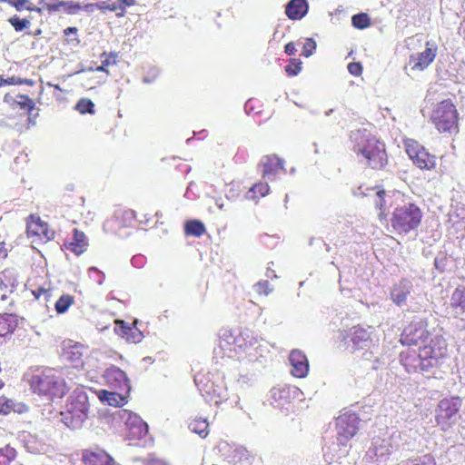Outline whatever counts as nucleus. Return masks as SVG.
Returning a JSON list of instances; mask_svg holds the SVG:
<instances>
[{
	"label": "nucleus",
	"instance_id": "1",
	"mask_svg": "<svg viewBox=\"0 0 465 465\" xmlns=\"http://www.w3.org/2000/svg\"><path fill=\"white\" fill-rule=\"evenodd\" d=\"M352 151L372 169H381L387 163V153L383 143L366 130H357L351 134Z\"/></svg>",
	"mask_w": 465,
	"mask_h": 465
},
{
	"label": "nucleus",
	"instance_id": "2",
	"mask_svg": "<svg viewBox=\"0 0 465 465\" xmlns=\"http://www.w3.org/2000/svg\"><path fill=\"white\" fill-rule=\"evenodd\" d=\"M89 407L88 396L84 388H75L61 411L62 421L73 430L81 428L88 417Z\"/></svg>",
	"mask_w": 465,
	"mask_h": 465
},
{
	"label": "nucleus",
	"instance_id": "3",
	"mask_svg": "<svg viewBox=\"0 0 465 465\" xmlns=\"http://www.w3.org/2000/svg\"><path fill=\"white\" fill-rule=\"evenodd\" d=\"M30 386L34 392L50 399L63 398L69 391L64 379L53 370H46L34 375Z\"/></svg>",
	"mask_w": 465,
	"mask_h": 465
},
{
	"label": "nucleus",
	"instance_id": "4",
	"mask_svg": "<svg viewBox=\"0 0 465 465\" xmlns=\"http://www.w3.org/2000/svg\"><path fill=\"white\" fill-rule=\"evenodd\" d=\"M421 358V371H430L439 368L448 354L446 340L440 336L431 338L428 344L419 348Z\"/></svg>",
	"mask_w": 465,
	"mask_h": 465
},
{
	"label": "nucleus",
	"instance_id": "5",
	"mask_svg": "<svg viewBox=\"0 0 465 465\" xmlns=\"http://www.w3.org/2000/svg\"><path fill=\"white\" fill-rule=\"evenodd\" d=\"M421 211L413 203L397 207L391 219V226L400 233L416 229L421 221Z\"/></svg>",
	"mask_w": 465,
	"mask_h": 465
},
{
	"label": "nucleus",
	"instance_id": "6",
	"mask_svg": "<svg viewBox=\"0 0 465 465\" xmlns=\"http://www.w3.org/2000/svg\"><path fill=\"white\" fill-rule=\"evenodd\" d=\"M430 119L440 133L452 134L458 130V112L450 100L439 103L432 111Z\"/></svg>",
	"mask_w": 465,
	"mask_h": 465
},
{
	"label": "nucleus",
	"instance_id": "7",
	"mask_svg": "<svg viewBox=\"0 0 465 465\" xmlns=\"http://www.w3.org/2000/svg\"><path fill=\"white\" fill-rule=\"evenodd\" d=\"M461 404L462 399L460 396L443 398L439 401L435 420L441 430L447 431L452 427V419L458 414Z\"/></svg>",
	"mask_w": 465,
	"mask_h": 465
},
{
	"label": "nucleus",
	"instance_id": "8",
	"mask_svg": "<svg viewBox=\"0 0 465 465\" xmlns=\"http://www.w3.org/2000/svg\"><path fill=\"white\" fill-rule=\"evenodd\" d=\"M430 332L425 318H414L403 330L400 341L403 345L413 346L428 341Z\"/></svg>",
	"mask_w": 465,
	"mask_h": 465
},
{
	"label": "nucleus",
	"instance_id": "9",
	"mask_svg": "<svg viewBox=\"0 0 465 465\" xmlns=\"http://www.w3.org/2000/svg\"><path fill=\"white\" fill-rule=\"evenodd\" d=\"M426 48L420 53L411 54L409 60V66L412 71H423L435 59L438 46L434 42H426Z\"/></svg>",
	"mask_w": 465,
	"mask_h": 465
},
{
	"label": "nucleus",
	"instance_id": "10",
	"mask_svg": "<svg viewBox=\"0 0 465 465\" xmlns=\"http://www.w3.org/2000/svg\"><path fill=\"white\" fill-rule=\"evenodd\" d=\"M84 465H115L114 459L104 449L94 446L84 449L81 453Z\"/></svg>",
	"mask_w": 465,
	"mask_h": 465
},
{
	"label": "nucleus",
	"instance_id": "11",
	"mask_svg": "<svg viewBox=\"0 0 465 465\" xmlns=\"http://www.w3.org/2000/svg\"><path fill=\"white\" fill-rule=\"evenodd\" d=\"M87 348L80 342L66 341L63 343L62 356L75 368L84 366V356Z\"/></svg>",
	"mask_w": 465,
	"mask_h": 465
},
{
	"label": "nucleus",
	"instance_id": "12",
	"mask_svg": "<svg viewBox=\"0 0 465 465\" xmlns=\"http://www.w3.org/2000/svg\"><path fill=\"white\" fill-rule=\"evenodd\" d=\"M104 377L109 387L114 390H120L122 392L129 394L131 389L130 381L126 373L120 368L111 366L106 369Z\"/></svg>",
	"mask_w": 465,
	"mask_h": 465
},
{
	"label": "nucleus",
	"instance_id": "13",
	"mask_svg": "<svg viewBox=\"0 0 465 465\" xmlns=\"http://www.w3.org/2000/svg\"><path fill=\"white\" fill-rule=\"evenodd\" d=\"M243 340L240 335L234 336L231 331L224 330L219 336V349L223 356L232 358L238 352V350L243 347Z\"/></svg>",
	"mask_w": 465,
	"mask_h": 465
},
{
	"label": "nucleus",
	"instance_id": "14",
	"mask_svg": "<svg viewBox=\"0 0 465 465\" xmlns=\"http://www.w3.org/2000/svg\"><path fill=\"white\" fill-rule=\"evenodd\" d=\"M406 152L419 168L430 170L435 167L436 157L419 144H408Z\"/></svg>",
	"mask_w": 465,
	"mask_h": 465
},
{
	"label": "nucleus",
	"instance_id": "15",
	"mask_svg": "<svg viewBox=\"0 0 465 465\" xmlns=\"http://www.w3.org/2000/svg\"><path fill=\"white\" fill-rule=\"evenodd\" d=\"M125 437L130 440H140L148 432V425L136 414L128 413L125 420Z\"/></svg>",
	"mask_w": 465,
	"mask_h": 465
},
{
	"label": "nucleus",
	"instance_id": "16",
	"mask_svg": "<svg viewBox=\"0 0 465 465\" xmlns=\"http://www.w3.org/2000/svg\"><path fill=\"white\" fill-rule=\"evenodd\" d=\"M137 321L129 324L123 320L114 321V332L127 342L137 343L143 338V332L136 327Z\"/></svg>",
	"mask_w": 465,
	"mask_h": 465
},
{
	"label": "nucleus",
	"instance_id": "17",
	"mask_svg": "<svg viewBox=\"0 0 465 465\" xmlns=\"http://www.w3.org/2000/svg\"><path fill=\"white\" fill-rule=\"evenodd\" d=\"M292 366L291 373L296 378H305L309 373V361L300 350H292L289 355Z\"/></svg>",
	"mask_w": 465,
	"mask_h": 465
},
{
	"label": "nucleus",
	"instance_id": "18",
	"mask_svg": "<svg viewBox=\"0 0 465 465\" xmlns=\"http://www.w3.org/2000/svg\"><path fill=\"white\" fill-rule=\"evenodd\" d=\"M400 361L409 373L421 371V358L420 351L416 353L414 350L408 349L400 354Z\"/></svg>",
	"mask_w": 465,
	"mask_h": 465
},
{
	"label": "nucleus",
	"instance_id": "19",
	"mask_svg": "<svg viewBox=\"0 0 465 465\" xmlns=\"http://www.w3.org/2000/svg\"><path fill=\"white\" fill-rule=\"evenodd\" d=\"M283 160L278 158L276 155H266L261 160V166L262 167V176L272 180L279 170L283 169Z\"/></svg>",
	"mask_w": 465,
	"mask_h": 465
},
{
	"label": "nucleus",
	"instance_id": "20",
	"mask_svg": "<svg viewBox=\"0 0 465 465\" xmlns=\"http://www.w3.org/2000/svg\"><path fill=\"white\" fill-rule=\"evenodd\" d=\"M98 399L110 406H123L126 403L129 394L117 391H109L106 390L95 391Z\"/></svg>",
	"mask_w": 465,
	"mask_h": 465
},
{
	"label": "nucleus",
	"instance_id": "21",
	"mask_svg": "<svg viewBox=\"0 0 465 465\" xmlns=\"http://www.w3.org/2000/svg\"><path fill=\"white\" fill-rule=\"evenodd\" d=\"M18 326V318L13 313H0V338L12 335Z\"/></svg>",
	"mask_w": 465,
	"mask_h": 465
},
{
	"label": "nucleus",
	"instance_id": "22",
	"mask_svg": "<svg viewBox=\"0 0 465 465\" xmlns=\"http://www.w3.org/2000/svg\"><path fill=\"white\" fill-rule=\"evenodd\" d=\"M308 12V4L306 0H291L287 5L285 13L290 19L297 20L302 18Z\"/></svg>",
	"mask_w": 465,
	"mask_h": 465
},
{
	"label": "nucleus",
	"instance_id": "23",
	"mask_svg": "<svg viewBox=\"0 0 465 465\" xmlns=\"http://www.w3.org/2000/svg\"><path fill=\"white\" fill-rule=\"evenodd\" d=\"M87 241L85 234L77 229H74L72 239L65 243L66 249L79 255L85 251Z\"/></svg>",
	"mask_w": 465,
	"mask_h": 465
},
{
	"label": "nucleus",
	"instance_id": "24",
	"mask_svg": "<svg viewBox=\"0 0 465 465\" xmlns=\"http://www.w3.org/2000/svg\"><path fill=\"white\" fill-rule=\"evenodd\" d=\"M30 221L27 222L26 232L30 235H44L47 240H50L54 232L51 235L48 234L47 224L43 223L39 217L30 215Z\"/></svg>",
	"mask_w": 465,
	"mask_h": 465
},
{
	"label": "nucleus",
	"instance_id": "25",
	"mask_svg": "<svg viewBox=\"0 0 465 465\" xmlns=\"http://www.w3.org/2000/svg\"><path fill=\"white\" fill-rule=\"evenodd\" d=\"M45 7L51 12L59 11L62 7L68 15H75L82 10V5L79 3L72 1H58L56 3H45Z\"/></svg>",
	"mask_w": 465,
	"mask_h": 465
},
{
	"label": "nucleus",
	"instance_id": "26",
	"mask_svg": "<svg viewBox=\"0 0 465 465\" xmlns=\"http://www.w3.org/2000/svg\"><path fill=\"white\" fill-rule=\"evenodd\" d=\"M358 426L355 419L351 421L341 419L339 421V437L341 440H348L356 435Z\"/></svg>",
	"mask_w": 465,
	"mask_h": 465
},
{
	"label": "nucleus",
	"instance_id": "27",
	"mask_svg": "<svg viewBox=\"0 0 465 465\" xmlns=\"http://www.w3.org/2000/svg\"><path fill=\"white\" fill-rule=\"evenodd\" d=\"M17 276L13 270H4L0 272V289L7 290L16 288L17 286Z\"/></svg>",
	"mask_w": 465,
	"mask_h": 465
},
{
	"label": "nucleus",
	"instance_id": "28",
	"mask_svg": "<svg viewBox=\"0 0 465 465\" xmlns=\"http://www.w3.org/2000/svg\"><path fill=\"white\" fill-rule=\"evenodd\" d=\"M26 409L24 404H15L12 400L5 396L0 397V414H9L12 411L22 412Z\"/></svg>",
	"mask_w": 465,
	"mask_h": 465
},
{
	"label": "nucleus",
	"instance_id": "29",
	"mask_svg": "<svg viewBox=\"0 0 465 465\" xmlns=\"http://www.w3.org/2000/svg\"><path fill=\"white\" fill-rule=\"evenodd\" d=\"M5 101L7 103L13 102L17 104L21 109L27 110L30 113L35 108V102L25 94H19L17 99H13L10 95L5 96Z\"/></svg>",
	"mask_w": 465,
	"mask_h": 465
},
{
	"label": "nucleus",
	"instance_id": "30",
	"mask_svg": "<svg viewBox=\"0 0 465 465\" xmlns=\"http://www.w3.org/2000/svg\"><path fill=\"white\" fill-rule=\"evenodd\" d=\"M208 426L207 420L203 418H195L189 423V429L203 438L206 437L208 434Z\"/></svg>",
	"mask_w": 465,
	"mask_h": 465
},
{
	"label": "nucleus",
	"instance_id": "31",
	"mask_svg": "<svg viewBox=\"0 0 465 465\" xmlns=\"http://www.w3.org/2000/svg\"><path fill=\"white\" fill-rule=\"evenodd\" d=\"M184 229L186 234L195 237L202 236L205 232L204 224L198 220L187 222Z\"/></svg>",
	"mask_w": 465,
	"mask_h": 465
},
{
	"label": "nucleus",
	"instance_id": "32",
	"mask_svg": "<svg viewBox=\"0 0 465 465\" xmlns=\"http://www.w3.org/2000/svg\"><path fill=\"white\" fill-rule=\"evenodd\" d=\"M74 297L69 294H63L54 304L55 311L58 314L64 313L74 303Z\"/></svg>",
	"mask_w": 465,
	"mask_h": 465
},
{
	"label": "nucleus",
	"instance_id": "33",
	"mask_svg": "<svg viewBox=\"0 0 465 465\" xmlns=\"http://www.w3.org/2000/svg\"><path fill=\"white\" fill-rule=\"evenodd\" d=\"M351 341L356 347L361 348L364 342L370 341V334L362 328H354Z\"/></svg>",
	"mask_w": 465,
	"mask_h": 465
},
{
	"label": "nucleus",
	"instance_id": "34",
	"mask_svg": "<svg viewBox=\"0 0 465 465\" xmlns=\"http://www.w3.org/2000/svg\"><path fill=\"white\" fill-rule=\"evenodd\" d=\"M16 458V451L10 446L0 449V465H10Z\"/></svg>",
	"mask_w": 465,
	"mask_h": 465
},
{
	"label": "nucleus",
	"instance_id": "35",
	"mask_svg": "<svg viewBox=\"0 0 465 465\" xmlns=\"http://www.w3.org/2000/svg\"><path fill=\"white\" fill-rule=\"evenodd\" d=\"M10 25L15 28L16 32H21L25 29L29 28L31 22L29 19H21L18 15H15L8 19Z\"/></svg>",
	"mask_w": 465,
	"mask_h": 465
},
{
	"label": "nucleus",
	"instance_id": "36",
	"mask_svg": "<svg viewBox=\"0 0 465 465\" xmlns=\"http://www.w3.org/2000/svg\"><path fill=\"white\" fill-rule=\"evenodd\" d=\"M352 25L358 29H364L370 26L371 19L367 14L361 13L351 17Z\"/></svg>",
	"mask_w": 465,
	"mask_h": 465
},
{
	"label": "nucleus",
	"instance_id": "37",
	"mask_svg": "<svg viewBox=\"0 0 465 465\" xmlns=\"http://www.w3.org/2000/svg\"><path fill=\"white\" fill-rule=\"evenodd\" d=\"M96 8L102 11L110 10V11H116L121 10L120 13H118L116 15L118 17L124 16L125 13V9L121 5H117L116 3H113L111 5L107 4L105 1H101L95 3Z\"/></svg>",
	"mask_w": 465,
	"mask_h": 465
},
{
	"label": "nucleus",
	"instance_id": "38",
	"mask_svg": "<svg viewBox=\"0 0 465 465\" xmlns=\"http://www.w3.org/2000/svg\"><path fill=\"white\" fill-rule=\"evenodd\" d=\"M385 194L386 193L384 190H379L375 193L374 203L375 206L381 210V213H379V217L381 220L386 216V214L384 213V209L386 205V200L384 198Z\"/></svg>",
	"mask_w": 465,
	"mask_h": 465
},
{
	"label": "nucleus",
	"instance_id": "39",
	"mask_svg": "<svg viewBox=\"0 0 465 465\" xmlns=\"http://www.w3.org/2000/svg\"><path fill=\"white\" fill-rule=\"evenodd\" d=\"M269 185L266 183H259L254 184L250 191L248 192V198L253 199L256 193H259L260 196L263 197L269 193Z\"/></svg>",
	"mask_w": 465,
	"mask_h": 465
},
{
	"label": "nucleus",
	"instance_id": "40",
	"mask_svg": "<svg viewBox=\"0 0 465 465\" xmlns=\"http://www.w3.org/2000/svg\"><path fill=\"white\" fill-rule=\"evenodd\" d=\"M451 306L454 309H460L461 312H465V292H453Z\"/></svg>",
	"mask_w": 465,
	"mask_h": 465
},
{
	"label": "nucleus",
	"instance_id": "41",
	"mask_svg": "<svg viewBox=\"0 0 465 465\" xmlns=\"http://www.w3.org/2000/svg\"><path fill=\"white\" fill-rule=\"evenodd\" d=\"M94 104L90 99L82 98L78 101L76 104L75 108L81 113V114H94Z\"/></svg>",
	"mask_w": 465,
	"mask_h": 465
},
{
	"label": "nucleus",
	"instance_id": "42",
	"mask_svg": "<svg viewBox=\"0 0 465 465\" xmlns=\"http://www.w3.org/2000/svg\"><path fill=\"white\" fill-rule=\"evenodd\" d=\"M302 63L300 59H291L290 64L285 66V71L288 74V75H297L302 70Z\"/></svg>",
	"mask_w": 465,
	"mask_h": 465
},
{
	"label": "nucleus",
	"instance_id": "43",
	"mask_svg": "<svg viewBox=\"0 0 465 465\" xmlns=\"http://www.w3.org/2000/svg\"><path fill=\"white\" fill-rule=\"evenodd\" d=\"M316 42L312 38H307L303 45L302 54L305 57H310L316 49Z\"/></svg>",
	"mask_w": 465,
	"mask_h": 465
},
{
	"label": "nucleus",
	"instance_id": "44",
	"mask_svg": "<svg viewBox=\"0 0 465 465\" xmlns=\"http://www.w3.org/2000/svg\"><path fill=\"white\" fill-rule=\"evenodd\" d=\"M1 2L7 3L14 6L18 12L25 9V5L29 3L28 0H1Z\"/></svg>",
	"mask_w": 465,
	"mask_h": 465
},
{
	"label": "nucleus",
	"instance_id": "45",
	"mask_svg": "<svg viewBox=\"0 0 465 465\" xmlns=\"http://www.w3.org/2000/svg\"><path fill=\"white\" fill-rule=\"evenodd\" d=\"M446 262L447 258L444 254H439L434 259V265L436 269H438L440 272H443L446 269Z\"/></svg>",
	"mask_w": 465,
	"mask_h": 465
},
{
	"label": "nucleus",
	"instance_id": "46",
	"mask_svg": "<svg viewBox=\"0 0 465 465\" xmlns=\"http://www.w3.org/2000/svg\"><path fill=\"white\" fill-rule=\"evenodd\" d=\"M348 71L354 76H359L362 72V66L360 63L352 62L348 64Z\"/></svg>",
	"mask_w": 465,
	"mask_h": 465
},
{
	"label": "nucleus",
	"instance_id": "47",
	"mask_svg": "<svg viewBox=\"0 0 465 465\" xmlns=\"http://www.w3.org/2000/svg\"><path fill=\"white\" fill-rule=\"evenodd\" d=\"M89 276L94 278L98 284H101L104 279V273L94 267L89 269Z\"/></svg>",
	"mask_w": 465,
	"mask_h": 465
},
{
	"label": "nucleus",
	"instance_id": "48",
	"mask_svg": "<svg viewBox=\"0 0 465 465\" xmlns=\"http://www.w3.org/2000/svg\"><path fill=\"white\" fill-rule=\"evenodd\" d=\"M391 299L397 305H401L406 301V292H398L397 294H392Z\"/></svg>",
	"mask_w": 465,
	"mask_h": 465
},
{
	"label": "nucleus",
	"instance_id": "49",
	"mask_svg": "<svg viewBox=\"0 0 465 465\" xmlns=\"http://www.w3.org/2000/svg\"><path fill=\"white\" fill-rule=\"evenodd\" d=\"M4 84H22L21 78L16 76H12L7 79L4 78Z\"/></svg>",
	"mask_w": 465,
	"mask_h": 465
},
{
	"label": "nucleus",
	"instance_id": "50",
	"mask_svg": "<svg viewBox=\"0 0 465 465\" xmlns=\"http://www.w3.org/2000/svg\"><path fill=\"white\" fill-rule=\"evenodd\" d=\"M285 53L288 54V55H293L295 53H296V48H295V45L294 43L292 42H290L288 43L285 47Z\"/></svg>",
	"mask_w": 465,
	"mask_h": 465
},
{
	"label": "nucleus",
	"instance_id": "51",
	"mask_svg": "<svg viewBox=\"0 0 465 465\" xmlns=\"http://www.w3.org/2000/svg\"><path fill=\"white\" fill-rule=\"evenodd\" d=\"M145 465H168V464L159 459H150L146 461Z\"/></svg>",
	"mask_w": 465,
	"mask_h": 465
},
{
	"label": "nucleus",
	"instance_id": "52",
	"mask_svg": "<svg viewBox=\"0 0 465 465\" xmlns=\"http://www.w3.org/2000/svg\"><path fill=\"white\" fill-rule=\"evenodd\" d=\"M94 8H96L95 3L94 4H86L84 5H82V10H84L87 13H93Z\"/></svg>",
	"mask_w": 465,
	"mask_h": 465
},
{
	"label": "nucleus",
	"instance_id": "53",
	"mask_svg": "<svg viewBox=\"0 0 465 465\" xmlns=\"http://www.w3.org/2000/svg\"><path fill=\"white\" fill-rule=\"evenodd\" d=\"M122 6L125 8V6H132L135 5V0H119Z\"/></svg>",
	"mask_w": 465,
	"mask_h": 465
},
{
	"label": "nucleus",
	"instance_id": "54",
	"mask_svg": "<svg viewBox=\"0 0 465 465\" xmlns=\"http://www.w3.org/2000/svg\"><path fill=\"white\" fill-rule=\"evenodd\" d=\"M352 193H353V195H355V196H364V195H368V193H366L365 192H363V191L361 190V187H358V188H356V189H353V190H352Z\"/></svg>",
	"mask_w": 465,
	"mask_h": 465
},
{
	"label": "nucleus",
	"instance_id": "55",
	"mask_svg": "<svg viewBox=\"0 0 465 465\" xmlns=\"http://www.w3.org/2000/svg\"><path fill=\"white\" fill-rule=\"evenodd\" d=\"M109 64H110V63H109V61H108V60H104V61H103L102 65H100V66L96 67V69H95V70H96V71H98V72H106L105 67H106V66H108V65H109Z\"/></svg>",
	"mask_w": 465,
	"mask_h": 465
},
{
	"label": "nucleus",
	"instance_id": "56",
	"mask_svg": "<svg viewBox=\"0 0 465 465\" xmlns=\"http://www.w3.org/2000/svg\"><path fill=\"white\" fill-rule=\"evenodd\" d=\"M25 9L29 10V11H35V12H38V13L42 12L41 8L35 6L32 4H30V3L25 5Z\"/></svg>",
	"mask_w": 465,
	"mask_h": 465
},
{
	"label": "nucleus",
	"instance_id": "57",
	"mask_svg": "<svg viewBox=\"0 0 465 465\" xmlns=\"http://www.w3.org/2000/svg\"><path fill=\"white\" fill-rule=\"evenodd\" d=\"M76 32H77V28L76 27H67L64 31L65 35H69L71 34H76Z\"/></svg>",
	"mask_w": 465,
	"mask_h": 465
},
{
	"label": "nucleus",
	"instance_id": "58",
	"mask_svg": "<svg viewBox=\"0 0 465 465\" xmlns=\"http://www.w3.org/2000/svg\"><path fill=\"white\" fill-rule=\"evenodd\" d=\"M257 286L264 289L265 291L269 289V284L267 281H261L257 283Z\"/></svg>",
	"mask_w": 465,
	"mask_h": 465
},
{
	"label": "nucleus",
	"instance_id": "59",
	"mask_svg": "<svg viewBox=\"0 0 465 465\" xmlns=\"http://www.w3.org/2000/svg\"><path fill=\"white\" fill-rule=\"evenodd\" d=\"M22 84H27V85H33L35 82L31 79H22L21 78Z\"/></svg>",
	"mask_w": 465,
	"mask_h": 465
},
{
	"label": "nucleus",
	"instance_id": "60",
	"mask_svg": "<svg viewBox=\"0 0 465 465\" xmlns=\"http://www.w3.org/2000/svg\"><path fill=\"white\" fill-rule=\"evenodd\" d=\"M143 257L142 256H134L133 259H132V262L133 264L136 265L137 264V261H140L142 260Z\"/></svg>",
	"mask_w": 465,
	"mask_h": 465
},
{
	"label": "nucleus",
	"instance_id": "61",
	"mask_svg": "<svg viewBox=\"0 0 465 465\" xmlns=\"http://www.w3.org/2000/svg\"><path fill=\"white\" fill-rule=\"evenodd\" d=\"M0 300L2 302L8 301L9 300V296L4 293V294L1 295V299Z\"/></svg>",
	"mask_w": 465,
	"mask_h": 465
},
{
	"label": "nucleus",
	"instance_id": "62",
	"mask_svg": "<svg viewBox=\"0 0 465 465\" xmlns=\"http://www.w3.org/2000/svg\"><path fill=\"white\" fill-rule=\"evenodd\" d=\"M151 82H152V80H151V79H149V77H148V76H144V77H143V83L149 84V83H151Z\"/></svg>",
	"mask_w": 465,
	"mask_h": 465
},
{
	"label": "nucleus",
	"instance_id": "63",
	"mask_svg": "<svg viewBox=\"0 0 465 465\" xmlns=\"http://www.w3.org/2000/svg\"><path fill=\"white\" fill-rule=\"evenodd\" d=\"M332 112H333V110H332V109H330V110H328V111H326V112H325V115H326V116H329Z\"/></svg>",
	"mask_w": 465,
	"mask_h": 465
},
{
	"label": "nucleus",
	"instance_id": "64",
	"mask_svg": "<svg viewBox=\"0 0 465 465\" xmlns=\"http://www.w3.org/2000/svg\"><path fill=\"white\" fill-rule=\"evenodd\" d=\"M42 292H33V294L35 296L36 299H38L40 297V294Z\"/></svg>",
	"mask_w": 465,
	"mask_h": 465
}]
</instances>
